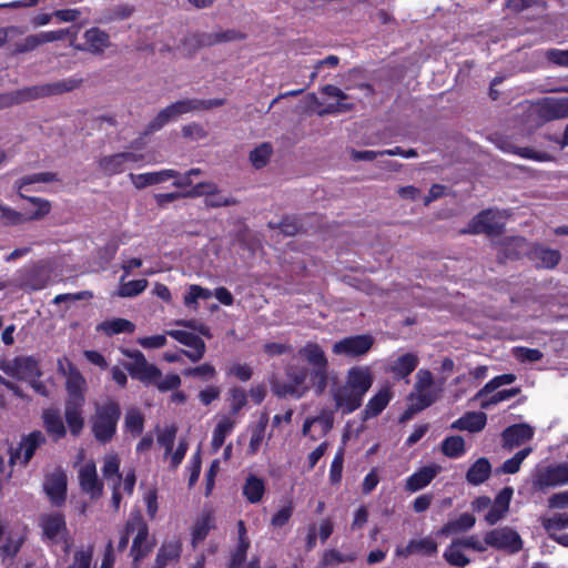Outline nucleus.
I'll return each instance as SVG.
<instances>
[{
	"instance_id": "obj_1",
	"label": "nucleus",
	"mask_w": 568,
	"mask_h": 568,
	"mask_svg": "<svg viewBox=\"0 0 568 568\" xmlns=\"http://www.w3.org/2000/svg\"><path fill=\"white\" fill-rule=\"evenodd\" d=\"M298 355L311 366V369L290 366L286 373L290 385L283 387L274 385V393L280 396L301 397L310 387H313L317 394L324 393L328 378V358L324 348L317 343L307 342L298 349Z\"/></svg>"
},
{
	"instance_id": "obj_2",
	"label": "nucleus",
	"mask_w": 568,
	"mask_h": 568,
	"mask_svg": "<svg viewBox=\"0 0 568 568\" xmlns=\"http://www.w3.org/2000/svg\"><path fill=\"white\" fill-rule=\"evenodd\" d=\"M120 416V406L114 400L95 405V412L91 418V429L98 442L106 444L113 438Z\"/></svg>"
},
{
	"instance_id": "obj_3",
	"label": "nucleus",
	"mask_w": 568,
	"mask_h": 568,
	"mask_svg": "<svg viewBox=\"0 0 568 568\" xmlns=\"http://www.w3.org/2000/svg\"><path fill=\"white\" fill-rule=\"evenodd\" d=\"M224 103L221 99L214 100H199V99H185L172 103L165 109L161 110L158 115L150 122L149 131L154 132L160 130L166 123L178 119L180 115L195 112L200 110H207L220 106Z\"/></svg>"
},
{
	"instance_id": "obj_4",
	"label": "nucleus",
	"mask_w": 568,
	"mask_h": 568,
	"mask_svg": "<svg viewBox=\"0 0 568 568\" xmlns=\"http://www.w3.org/2000/svg\"><path fill=\"white\" fill-rule=\"evenodd\" d=\"M0 369L10 377L27 382L41 395H47L45 387L38 381L41 376L38 362L31 356H19L2 361Z\"/></svg>"
},
{
	"instance_id": "obj_5",
	"label": "nucleus",
	"mask_w": 568,
	"mask_h": 568,
	"mask_svg": "<svg viewBox=\"0 0 568 568\" xmlns=\"http://www.w3.org/2000/svg\"><path fill=\"white\" fill-rule=\"evenodd\" d=\"M179 326L185 327L180 329H169L166 334L178 341L179 343L187 346L190 351H183L192 362H199L205 353V343L193 331H197L202 335H209V328L204 325L195 326L193 321H178Z\"/></svg>"
},
{
	"instance_id": "obj_6",
	"label": "nucleus",
	"mask_w": 568,
	"mask_h": 568,
	"mask_svg": "<svg viewBox=\"0 0 568 568\" xmlns=\"http://www.w3.org/2000/svg\"><path fill=\"white\" fill-rule=\"evenodd\" d=\"M39 527L43 542L50 546L60 545L65 552L70 551L72 539L62 514L47 513L41 515L39 518Z\"/></svg>"
},
{
	"instance_id": "obj_7",
	"label": "nucleus",
	"mask_w": 568,
	"mask_h": 568,
	"mask_svg": "<svg viewBox=\"0 0 568 568\" xmlns=\"http://www.w3.org/2000/svg\"><path fill=\"white\" fill-rule=\"evenodd\" d=\"M81 82V78L72 77L52 83L24 88L22 90L16 91L10 97H7L3 104L20 103L23 101L34 100L41 97L69 92L79 88Z\"/></svg>"
},
{
	"instance_id": "obj_8",
	"label": "nucleus",
	"mask_w": 568,
	"mask_h": 568,
	"mask_svg": "<svg viewBox=\"0 0 568 568\" xmlns=\"http://www.w3.org/2000/svg\"><path fill=\"white\" fill-rule=\"evenodd\" d=\"M532 488L546 491L550 488L568 485V463H551L537 466L531 474Z\"/></svg>"
},
{
	"instance_id": "obj_9",
	"label": "nucleus",
	"mask_w": 568,
	"mask_h": 568,
	"mask_svg": "<svg viewBox=\"0 0 568 568\" xmlns=\"http://www.w3.org/2000/svg\"><path fill=\"white\" fill-rule=\"evenodd\" d=\"M433 384L434 377L429 371L417 372L414 392L409 395L410 404L405 413L406 417L425 409L437 399V394L432 389Z\"/></svg>"
},
{
	"instance_id": "obj_10",
	"label": "nucleus",
	"mask_w": 568,
	"mask_h": 568,
	"mask_svg": "<svg viewBox=\"0 0 568 568\" xmlns=\"http://www.w3.org/2000/svg\"><path fill=\"white\" fill-rule=\"evenodd\" d=\"M27 538L24 529L12 526L0 518V561L12 560Z\"/></svg>"
},
{
	"instance_id": "obj_11",
	"label": "nucleus",
	"mask_w": 568,
	"mask_h": 568,
	"mask_svg": "<svg viewBox=\"0 0 568 568\" xmlns=\"http://www.w3.org/2000/svg\"><path fill=\"white\" fill-rule=\"evenodd\" d=\"M375 338L369 334H361L344 337L332 347L333 354L348 358L365 356L373 347Z\"/></svg>"
},
{
	"instance_id": "obj_12",
	"label": "nucleus",
	"mask_w": 568,
	"mask_h": 568,
	"mask_svg": "<svg viewBox=\"0 0 568 568\" xmlns=\"http://www.w3.org/2000/svg\"><path fill=\"white\" fill-rule=\"evenodd\" d=\"M486 542L488 544V547L510 554H516L523 548L521 537L514 528L508 526L487 531Z\"/></svg>"
},
{
	"instance_id": "obj_13",
	"label": "nucleus",
	"mask_w": 568,
	"mask_h": 568,
	"mask_svg": "<svg viewBox=\"0 0 568 568\" xmlns=\"http://www.w3.org/2000/svg\"><path fill=\"white\" fill-rule=\"evenodd\" d=\"M129 529H133L131 556L134 565L144 559L152 550L154 542L149 538L146 524L138 516L129 519Z\"/></svg>"
},
{
	"instance_id": "obj_14",
	"label": "nucleus",
	"mask_w": 568,
	"mask_h": 568,
	"mask_svg": "<svg viewBox=\"0 0 568 568\" xmlns=\"http://www.w3.org/2000/svg\"><path fill=\"white\" fill-rule=\"evenodd\" d=\"M123 353L132 359L126 365V369L133 378L144 384H153L161 377V371L153 364L148 363L145 356L140 351H124Z\"/></svg>"
},
{
	"instance_id": "obj_15",
	"label": "nucleus",
	"mask_w": 568,
	"mask_h": 568,
	"mask_svg": "<svg viewBox=\"0 0 568 568\" xmlns=\"http://www.w3.org/2000/svg\"><path fill=\"white\" fill-rule=\"evenodd\" d=\"M505 225V215L500 211L487 210L476 215L469 223L466 232L474 234H499Z\"/></svg>"
},
{
	"instance_id": "obj_16",
	"label": "nucleus",
	"mask_w": 568,
	"mask_h": 568,
	"mask_svg": "<svg viewBox=\"0 0 568 568\" xmlns=\"http://www.w3.org/2000/svg\"><path fill=\"white\" fill-rule=\"evenodd\" d=\"M329 394L334 402L335 410L341 412L343 415L352 414L358 409L364 400L345 382L332 386Z\"/></svg>"
},
{
	"instance_id": "obj_17",
	"label": "nucleus",
	"mask_w": 568,
	"mask_h": 568,
	"mask_svg": "<svg viewBox=\"0 0 568 568\" xmlns=\"http://www.w3.org/2000/svg\"><path fill=\"white\" fill-rule=\"evenodd\" d=\"M45 442L40 430H34L23 437L19 446L11 453L10 462L14 465L26 466L33 457L36 450Z\"/></svg>"
},
{
	"instance_id": "obj_18",
	"label": "nucleus",
	"mask_w": 568,
	"mask_h": 568,
	"mask_svg": "<svg viewBox=\"0 0 568 568\" xmlns=\"http://www.w3.org/2000/svg\"><path fill=\"white\" fill-rule=\"evenodd\" d=\"M344 382L364 399L374 383V375L369 366L355 365L347 369Z\"/></svg>"
},
{
	"instance_id": "obj_19",
	"label": "nucleus",
	"mask_w": 568,
	"mask_h": 568,
	"mask_svg": "<svg viewBox=\"0 0 568 568\" xmlns=\"http://www.w3.org/2000/svg\"><path fill=\"white\" fill-rule=\"evenodd\" d=\"M43 488L50 501L60 506L67 496V475L60 467L54 468L45 476Z\"/></svg>"
},
{
	"instance_id": "obj_20",
	"label": "nucleus",
	"mask_w": 568,
	"mask_h": 568,
	"mask_svg": "<svg viewBox=\"0 0 568 568\" xmlns=\"http://www.w3.org/2000/svg\"><path fill=\"white\" fill-rule=\"evenodd\" d=\"M79 481L82 490L92 498H99L103 493V484L98 477L93 460H87L79 467Z\"/></svg>"
},
{
	"instance_id": "obj_21",
	"label": "nucleus",
	"mask_w": 568,
	"mask_h": 568,
	"mask_svg": "<svg viewBox=\"0 0 568 568\" xmlns=\"http://www.w3.org/2000/svg\"><path fill=\"white\" fill-rule=\"evenodd\" d=\"M334 412L332 409H323L316 417L307 418L303 425V435L312 439L325 436L333 427Z\"/></svg>"
},
{
	"instance_id": "obj_22",
	"label": "nucleus",
	"mask_w": 568,
	"mask_h": 568,
	"mask_svg": "<svg viewBox=\"0 0 568 568\" xmlns=\"http://www.w3.org/2000/svg\"><path fill=\"white\" fill-rule=\"evenodd\" d=\"M513 495V488L505 487L497 494L494 501L490 500V506L485 515V521L488 525L497 524L507 515Z\"/></svg>"
},
{
	"instance_id": "obj_23",
	"label": "nucleus",
	"mask_w": 568,
	"mask_h": 568,
	"mask_svg": "<svg viewBox=\"0 0 568 568\" xmlns=\"http://www.w3.org/2000/svg\"><path fill=\"white\" fill-rule=\"evenodd\" d=\"M184 196H206V203L211 206H226L233 204V201L225 196L217 194V186L213 182H201L193 185L192 189L183 193Z\"/></svg>"
},
{
	"instance_id": "obj_24",
	"label": "nucleus",
	"mask_w": 568,
	"mask_h": 568,
	"mask_svg": "<svg viewBox=\"0 0 568 568\" xmlns=\"http://www.w3.org/2000/svg\"><path fill=\"white\" fill-rule=\"evenodd\" d=\"M93 555V548L91 546L81 547L74 551L72 565L68 568H90ZM114 556H113V544L110 541L106 547V551L102 559L100 568H113Z\"/></svg>"
},
{
	"instance_id": "obj_25",
	"label": "nucleus",
	"mask_w": 568,
	"mask_h": 568,
	"mask_svg": "<svg viewBox=\"0 0 568 568\" xmlns=\"http://www.w3.org/2000/svg\"><path fill=\"white\" fill-rule=\"evenodd\" d=\"M322 92L332 100L325 104V106L317 111L320 115L343 113L352 110L353 103L347 101V95L338 88L334 85H325Z\"/></svg>"
},
{
	"instance_id": "obj_26",
	"label": "nucleus",
	"mask_w": 568,
	"mask_h": 568,
	"mask_svg": "<svg viewBox=\"0 0 568 568\" xmlns=\"http://www.w3.org/2000/svg\"><path fill=\"white\" fill-rule=\"evenodd\" d=\"M83 404L84 396H77L73 399H68L65 403V422L71 434L74 436L80 435L84 426V419L82 416Z\"/></svg>"
},
{
	"instance_id": "obj_27",
	"label": "nucleus",
	"mask_w": 568,
	"mask_h": 568,
	"mask_svg": "<svg viewBox=\"0 0 568 568\" xmlns=\"http://www.w3.org/2000/svg\"><path fill=\"white\" fill-rule=\"evenodd\" d=\"M418 356L413 353H405L392 356L387 361L386 371L397 378H406L417 367Z\"/></svg>"
},
{
	"instance_id": "obj_28",
	"label": "nucleus",
	"mask_w": 568,
	"mask_h": 568,
	"mask_svg": "<svg viewBox=\"0 0 568 568\" xmlns=\"http://www.w3.org/2000/svg\"><path fill=\"white\" fill-rule=\"evenodd\" d=\"M215 427L212 432L211 448L213 453H217L223 446L225 438L233 432L237 424V418L233 415H217L215 417Z\"/></svg>"
},
{
	"instance_id": "obj_29",
	"label": "nucleus",
	"mask_w": 568,
	"mask_h": 568,
	"mask_svg": "<svg viewBox=\"0 0 568 568\" xmlns=\"http://www.w3.org/2000/svg\"><path fill=\"white\" fill-rule=\"evenodd\" d=\"M442 466L430 464L422 467L406 479V490L415 493L426 487L439 473Z\"/></svg>"
},
{
	"instance_id": "obj_30",
	"label": "nucleus",
	"mask_w": 568,
	"mask_h": 568,
	"mask_svg": "<svg viewBox=\"0 0 568 568\" xmlns=\"http://www.w3.org/2000/svg\"><path fill=\"white\" fill-rule=\"evenodd\" d=\"M84 44H77L75 49L91 53H102L110 44L109 36L98 28L87 30L84 32Z\"/></svg>"
},
{
	"instance_id": "obj_31",
	"label": "nucleus",
	"mask_w": 568,
	"mask_h": 568,
	"mask_svg": "<svg viewBox=\"0 0 568 568\" xmlns=\"http://www.w3.org/2000/svg\"><path fill=\"white\" fill-rule=\"evenodd\" d=\"M176 176H178V171L166 169V170H161V171H156V172L130 174V180L136 189H143V187H146L150 185L160 184L162 182L170 180L171 178H176Z\"/></svg>"
},
{
	"instance_id": "obj_32",
	"label": "nucleus",
	"mask_w": 568,
	"mask_h": 568,
	"mask_svg": "<svg viewBox=\"0 0 568 568\" xmlns=\"http://www.w3.org/2000/svg\"><path fill=\"white\" fill-rule=\"evenodd\" d=\"M393 397L390 387L385 386L381 388L373 397L367 402L365 409L363 410L364 419H369L379 415L384 408L388 405Z\"/></svg>"
},
{
	"instance_id": "obj_33",
	"label": "nucleus",
	"mask_w": 568,
	"mask_h": 568,
	"mask_svg": "<svg viewBox=\"0 0 568 568\" xmlns=\"http://www.w3.org/2000/svg\"><path fill=\"white\" fill-rule=\"evenodd\" d=\"M534 429L527 424L513 425L506 428L503 433V440L505 446L515 447L531 439Z\"/></svg>"
},
{
	"instance_id": "obj_34",
	"label": "nucleus",
	"mask_w": 568,
	"mask_h": 568,
	"mask_svg": "<svg viewBox=\"0 0 568 568\" xmlns=\"http://www.w3.org/2000/svg\"><path fill=\"white\" fill-rule=\"evenodd\" d=\"M487 423V416L483 412H469L452 424V428L470 433L481 430Z\"/></svg>"
},
{
	"instance_id": "obj_35",
	"label": "nucleus",
	"mask_w": 568,
	"mask_h": 568,
	"mask_svg": "<svg viewBox=\"0 0 568 568\" xmlns=\"http://www.w3.org/2000/svg\"><path fill=\"white\" fill-rule=\"evenodd\" d=\"M42 419L47 433L54 439H60L65 436L67 429L58 409H44Z\"/></svg>"
},
{
	"instance_id": "obj_36",
	"label": "nucleus",
	"mask_w": 568,
	"mask_h": 568,
	"mask_svg": "<svg viewBox=\"0 0 568 568\" xmlns=\"http://www.w3.org/2000/svg\"><path fill=\"white\" fill-rule=\"evenodd\" d=\"M215 527V518L211 511H205L196 519L192 528V546L202 542L209 532Z\"/></svg>"
},
{
	"instance_id": "obj_37",
	"label": "nucleus",
	"mask_w": 568,
	"mask_h": 568,
	"mask_svg": "<svg viewBox=\"0 0 568 568\" xmlns=\"http://www.w3.org/2000/svg\"><path fill=\"white\" fill-rule=\"evenodd\" d=\"M181 550L182 544L179 538L168 539L161 545L155 561L164 568L168 564L180 558Z\"/></svg>"
},
{
	"instance_id": "obj_38",
	"label": "nucleus",
	"mask_w": 568,
	"mask_h": 568,
	"mask_svg": "<svg viewBox=\"0 0 568 568\" xmlns=\"http://www.w3.org/2000/svg\"><path fill=\"white\" fill-rule=\"evenodd\" d=\"M541 114L547 119H559L568 116V97L549 98L541 105Z\"/></svg>"
},
{
	"instance_id": "obj_39",
	"label": "nucleus",
	"mask_w": 568,
	"mask_h": 568,
	"mask_svg": "<svg viewBox=\"0 0 568 568\" xmlns=\"http://www.w3.org/2000/svg\"><path fill=\"white\" fill-rule=\"evenodd\" d=\"M476 524V518L471 514H462L458 518L449 520L438 531L440 535L449 536L453 534L465 532L471 529Z\"/></svg>"
},
{
	"instance_id": "obj_40",
	"label": "nucleus",
	"mask_w": 568,
	"mask_h": 568,
	"mask_svg": "<svg viewBox=\"0 0 568 568\" xmlns=\"http://www.w3.org/2000/svg\"><path fill=\"white\" fill-rule=\"evenodd\" d=\"M265 494V481L255 476L248 475L243 486V495L251 504H257Z\"/></svg>"
},
{
	"instance_id": "obj_41",
	"label": "nucleus",
	"mask_w": 568,
	"mask_h": 568,
	"mask_svg": "<svg viewBox=\"0 0 568 568\" xmlns=\"http://www.w3.org/2000/svg\"><path fill=\"white\" fill-rule=\"evenodd\" d=\"M464 549V546L458 539L453 540L444 551L445 560L452 566L459 568L466 567L470 562V559L465 555Z\"/></svg>"
},
{
	"instance_id": "obj_42",
	"label": "nucleus",
	"mask_w": 568,
	"mask_h": 568,
	"mask_svg": "<svg viewBox=\"0 0 568 568\" xmlns=\"http://www.w3.org/2000/svg\"><path fill=\"white\" fill-rule=\"evenodd\" d=\"M102 474L109 485L121 484L120 458L116 454L104 456Z\"/></svg>"
},
{
	"instance_id": "obj_43",
	"label": "nucleus",
	"mask_w": 568,
	"mask_h": 568,
	"mask_svg": "<svg viewBox=\"0 0 568 568\" xmlns=\"http://www.w3.org/2000/svg\"><path fill=\"white\" fill-rule=\"evenodd\" d=\"M490 469L489 462L486 458H479L468 469L466 479L471 485H479L489 477Z\"/></svg>"
},
{
	"instance_id": "obj_44",
	"label": "nucleus",
	"mask_w": 568,
	"mask_h": 568,
	"mask_svg": "<svg viewBox=\"0 0 568 568\" xmlns=\"http://www.w3.org/2000/svg\"><path fill=\"white\" fill-rule=\"evenodd\" d=\"M100 170L106 175H114L126 170L123 153L106 155L99 161Z\"/></svg>"
},
{
	"instance_id": "obj_45",
	"label": "nucleus",
	"mask_w": 568,
	"mask_h": 568,
	"mask_svg": "<svg viewBox=\"0 0 568 568\" xmlns=\"http://www.w3.org/2000/svg\"><path fill=\"white\" fill-rule=\"evenodd\" d=\"M97 328L106 335H115L120 333H132L135 329V325L124 318H112L102 322Z\"/></svg>"
},
{
	"instance_id": "obj_46",
	"label": "nucleus",
	"mask_w": 568,
	"mask_h": 568,
	"mask_svg": "<svg viewBox=\"0 0 568 568\" xmlns=\"http://www.w3.org/2000/svg\"><path fill=\"white\" fill-rule=\"evenodd\" d=\"M212 296V291L209 288L192 284L187 287V291L183 297V302L186 307L196 311L199 307V300H209Z\"/></svg>"
},
{
	"instance_id": "obj_47",
	"label": "nucleus",
	"mask_w": 568,
	"mask_h": 568,
	"mask_svg": "<svg viewBox=\"0 0 568 568\" xmlns=\"http://www.w3.org/2000/svg\"><path fill=\"white\" fill-rule=\"evenodd\" d=\"M65 379V385L69 395L68 399H73L77 396H84L87 383L84 377L80 374V372L77 368L68 373Z\"/></svg>"
},
{
	"instance_id": "obj_48",
	"label": "nucleus",
	"mask_w": 568,
	"mask_h": 568,
	"mask_svg": "<svg viewBox=\"0 0 568 568\" xmlns=\"http://www.w3.org/2000/svg\"><path fill=\"white\" fill-rule=\"evenodd\" d=\"M125 277L126 276H122L120 278V286L116 293L118 296L120 297L136 296L140 293H142L148 286V281L144 278L124 282Z\"/></svg>"
},
{
	"instance_id": "obj_49",
	"label": "nucleus",
	"mask_w": 568,
	"mask_h": 568,
	"mask_svg": "<svg viewBox=\"0 0 568 568\" xmlns=\"http://www.w3.org/2000/svg\"><path fill=\"white\" fill-rule=\"evenodd\" d=\"M534 255L538 261V265L546 268L555 267L561 257L559 251L546 247H536Z\"/></svg>"
},
{
	"instance_id": "obj_50",
	"label": "nucleus",
	"mask_w": 568,
	"mask_h": 568,
	"mask_svg": "<svg viewBox=\"0 0 568 568\" xmlns=\"http://www.w3.org/2000/svg\"><path fill=\"white\" fill-rule=\"evenodd\" d=\"M516 381L514 374H503L490 379L476 395L474 399L479 400L504 385H510Z\"/></svg>"
},
{
	"instance_id": "obj_51",
	"label": "nucleus",
	"mask_w": 568,
	"mask_h": 568,
	"mask_svg": "<svg viewBox=\"0 0 568 568\" xmlns=\"http://www.w3.org/2000/svg\"><path fill=\"white\" fill-rule=\"evenodd\" d=\"M266 423V419H262L252 430L250 443L246 450V453L250 456L256 455L257 452L261 449L265 439Z\"/></svg>"
},
{
	"instance_id": "obj_52",
	"label": "nucleus",
	"mask_w": 568,
	"mask_h": 568,
	"mask_svg": "<svg viewBox=\"0 0 568 568\" xmlns=\"http://www.w3.org/2000/svg\"><path fill=\"white\" fill-rule=\"evenodd\" d=\"M175 436L176 427L173 425L159 429L156 440L159 446L164 449V457H169L171 450L173 449Z\"/></svg>"
},
{
	"instance_id": "obj_53",
	"label": "nucleus",
	"mask_w": 568,
	"mask_h": 568,
	"mask_svg": "<svg viewBox=\"0 0 568 568\" xmlns=\"http://www.w3.org/2000/svg\"><path fill=\"white\" fill-rule=\"evenodd\" d=\"M442 450L447 457H460L465 453V442L460 436L447 437L442 444Z\"/></svg>"
},
{
	"instance_id": "obj_54",
	"label": "nucleus",
	"mask_w": 568,
	"mask_h": 568,
	"mask_svg": "<svg viewBox=\"0 0 568 568\" xmlns=\"http://www.w3.org/2000/svg\"><path fill=\"white\" fill-rule=\"evenodd\" d=\"M273 153V148L270 143H262L256 146L250 154V160L254 168L260 169L266 165L271 155Z\"/></svg>"
},
{
	"instance_id": "obj_55",
	"label": "nucleus",
	"mask_w": 568,
	"mask_h": 568,
	"mask_svg": "<svg viewBox=\"0 0 568 568\" xmlns=\"http://www.w3.org/2000/svg\"><path fill=\"white\" fill-rule=\"evenodd\" d=\"M143 415L136 408L128 409L124 417L125 429L133 435H139L143 430Z\"/></svg>"
},
{
	"instance_id": "obj_56",
	"label": "nucleus",
	"mask_w": 568,
	"mask_h": 568,
	"mask_svg": "<svg viewBox=\"0 0 568 568\" xmlns=\"http://www.w3.org/2000/svg\"><path fill=\"white\" fill-rule=\"evenodd\" d=\"M542 527L549 532L568 528V514H555L551 517H541Z\"/></svg>"
},
{
	"instance_id": "obj_57",
	"label": "nucleus",
	"mask_w": 568,
	"mask_h": 568,
	"mask_svg": "<svg viewBox=\"0 0 568 568\" xmlns=\"http://www.w3.org/2000/svg\"><path fill=\"white\" fill-rule=\"evenodd\" d=\"M530 453L531 448H525L519 450L518 453L515 454L514 457L504 462L500 470L504 474H516L519 470L521 463L527 458V456Z\"/></svg>"
},
{
	"instance_id": "obj_58",
	"label": "nucleus",
	"mask_w": 568,
	"mask_h": 568,
	"mask_svg": "<svg viewBox=\"0 0 568 568\" xmlns=\"http://www.w3.org/2000/svg\"><path fill=\"white\" fill-rule=\"evenodd\" d=\"M30 201L33 204L34 210L24 213L28 221L40 220L50 212L51 205L48 201L39 197H32Z\"/></svg>"
},
{
	"instance_id": "obj_59",
	"label": "nucleus",
	"mask_w": 568,
	"mask_h": 568,
	"mask_svg": "<svg viewBox=\"0 0 568 568\" xmlns=\"http://www.w3.org/2000/svg\"><path fill=\"white\" fill-rule=\"evenodd\" d=\"M514 357L521 363H532L541 359L542 353L536 348L515 347L513 349Z\"/></svg>"
},
{
	"instance_id": "obj_60",
	"label": "nucleus",
	"mask_w": 568,
	"mask_h": 568,
	"mask_svg": "<svg viewBox=\"0 0 568 568\" xmlns=\"http://www.w3.org/2000/svg\"><path fill=\"white\" fill-rule=\"evenodd\" d=\"M519 393L518 388H511V389H504L499 390L489 398H480V407L481 408H488L491 405H496L500 402L507 400L511 397H515Z\"/></svg>"
},
{
	"instance_id": "obj_61",
	"label": "nucleus",
	"mask_w": 568,
	"mask_h": 568,
	"mask_svg": "<svg viewBox=\"0 0 568 568\" xmlns=\"http://www.w3.org/2000/svg\"><path fill=\"white\" fill-rule=\"evenodd\" d=\"M0 217L8 225H18L24 222H28V217H26L24 213L12 210L8 206L0 204Z\"/></svg>"
},
{
	"instance_id": "obj_62",
	"label": "nucleus",
	"mask_w": 568,
	"mask_h": 568,
	"mask_svg": "<svg viewBox=\"0 0 568 568\" xmlns=\"http://www.w3.org/2000/svg\"><path fill=\"white\" fill-rule=\"evenodd\" d=\"M245 390L241 388H233L230 394L231 412L227 415H233L234 417H236L237 413L245 406Z\"/></svg>"
},
{
	"instance_id": "obj_63",
	"label": "nucleus",
	"mask_w": 568,
	"mask_h": 568,
	"mask_svg": "<svg viewBox=\"0 0 568 568\" xmlns=\"http://www.w3.org/2000/svg\"><path fill=\"white\" fill-rule=\"evenodd\" d=\"M168 334H158L152 336L139 337L136 343L144 349H156L166 345Z\"/></svg>"
},
{
	"instance_id": "obj_64",
	"label": "nucleus",
	"mask_w": 568,
	"mask_h": 568,
	"mask_svg": "<svg viewBox=\"0 0 568 568\" xmlns=\"http://www.w3.org/2000/svg\"><path fill=\"white\" fill-rule=\"evenodd\" d=\"M415 554L430 556L437 552V542L432 537L415 539Z\"/></svg>"
}]
</instances>
